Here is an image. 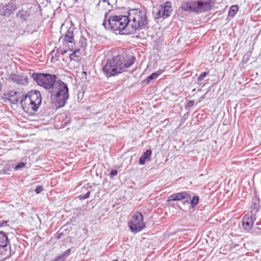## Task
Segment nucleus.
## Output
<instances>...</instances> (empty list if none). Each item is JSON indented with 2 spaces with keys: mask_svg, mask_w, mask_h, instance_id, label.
Returning <instances> with one entry per match:
<instances>
[{
  "mask_svg": "<svg viewBox=\"0 0 261 261\" xmlns=\"http://www.w3.org/2000/svg\"><path fill=\"white\" fill-rule=\"evenodd\" d=\"M135 61V57H132L125 61L120 56L118 55L107 60L103 67V72L107 77L115 76L125 71Z\"/></svg>",
  "mask_w": 261,
  "mask_h": 261,
  "instance_id": "nucleus-1",
  "label": "nucleus"
},
{
  "mask_svg": "<svg viewBox=\"0 0 261 261\" xmlns=\"http://www.w3.org/2000/svg\"><path fill=\"white\" fill-rule=\"evenodd\" d=\"M128 27L132 34H135L138 30L146 29L148 21L146 14L140 9H130L128 12Z\"/></svg>",
  "mask_w": 261,
  "mask_h": 261,
  "instance_id": "nucleus-2",
  "label": "nucleus"
},
{
  "mask_svg": "<svg viewBox=\"0 0 261 261\" xmlns=\"http://www.w3.org/2000/svg\"><path fill=\"white\" fill-rule=\"evenodd\" d=\"M51 89L50 98L52 103L57 108L64 106L69 97L67 84L59 80L54 84Z\"/></svg>",
  "mask_w": 261,
  "mask_h": 261,
  "instance_id": "nucleus-3",
  "label": "nucleus"
},
{
  "mask_svg": "<svg viewBox=\"0 0 261 261\" xmlns=\"http://www.w3.org/2000/svg\"><path fill=\"white\" fill-rule=\"evenodd\" d=\"M42 97L39 91L31 90L28 92L21 99V104L23 110L30 114H34L40 107Z\"/></svg>",
  "mask_w": 261,
  "mask_h": 261,
  "instance_id": "nucleus-4",
  "label": "nucleus"
},
{
  "mask_svg": "<svg viewBox=\"0 0 261 261\" xmlns=\"http://www.w3.org/2000/svg\"><path fill=\"white\" fill-rule=\"evenodd\" d=\"M128 22L126 16H113L109 18L108 26L115 33L118 32L121 35H129L132 33Z\"/></svg>",
  "mask_w": 261,
  "mask_h": 261,
  "instance_id": "nucleus-5",
  "label": "nucleus"
},
{
  "mask_svg": "<svg viewBox=\"0 0 261 261\" xmlns=\"http://www.w3.org/2000/svg\"><path fill=\"white\" fill-rule=\"evenodd\" d=\"M213 7V2L208 0L188 1L182 3L181 8L187 11L200 13L210 10Z\"/></svg>",
  "mask_w": 261,
  "mask_h": 261,
  "instance_id": "nucleus-6",
  "label": "nucleus"
},
{
  "mask_svg": "<svg viewBox=\"0 0 261 261\" xmlns=\"http://www.w3.org/2000/svg\"><path fill=\"white\" fill-rule=\"evenodd\" d=\"M31 77L38 85L46 89H51L57 81L56 75L48 73H34Z\"/></svg>",
  "mask_w": 261,
  "mask_h": 261,
  "instance_id": "nucleus-7",
  "label": "nucleus"
},
{
  "mask_svg": "<svg viewBox=\"0 0 261 261\" xmlns=\"http://www.w3.org/2000/svg\"><path fill=\"white\" fill-rule=\"evenodd\" d=\"M128 224L131 231L134 233L140 232L145 227L143 216L139 212H136L133 215L132 219L128 222Z\"/></svg>",
  "mask_w": 261,
  "mask_h": 261,
  "instance_id": "nucleus-8",
  "label": "nucleus"
},
{
  "mask_svg": "<svg viewBox=\"0 0 261 261\" xmlns=\"http://www.w3.org/2000/svg\"><path fill=\"white\" fill-rule=\"evenodd\" d=\"M10 81L20 85H27L28 84V79L24 75L12 73L9 76Z\"/></svg>",
  "mask_w": 261,
  "mask_h": 261,
  "instance_id": "nucleus-9",
  "label": "nucleus"
},
{
  "mask_svg": "<svg viewBox=\"0 0 261 261\" xmlns=\"http://www.w3.org/2000/svg\"><path fill=\"white\" fill-rule=\"evenodd\" d=\"M172 11L171 4L169 2H166L164 6H161L160 10L158 12L159 17H168Z\"/></svg>",
  "mask_w": 261,
  "mask_h": 261,
  "instance_id": "nucleus-10",
  "label": "nucleus"
},
{
  "mask_svg": "<svg viewBox=\"0 0 261 261\" xmlns=\"http://www.w3.org/2000/svg\"><path fill=\"white\" fill-rule=\"evenodd\" d=\"M191 199L190 195L186 192H181L172 194L168 197V201L184 200L188 202Z\"/></svg>",
  "mask_w": 261,
  "mask_h": 261,
  "instance_id": "nucleus-11",
  "label": "nucleus"
},
{
  "mask_svg": "<svg viewBox=\"0 0 261 261\" xmlns=\"http://www.w3.org/2000/svg\"><path fill=\"white\" fill-rule=\"evenodd\" d=\"M255 219H253L252 213H248L243 218L242 225L246 230L250 229Z\"/></svg>",
  "mask_w": 261,
  "mask_h": 261,
  "instance_id": "nucleus-12",
  "label": "nucleus"
},
{
  "mask_svg": "<svg viewBox=\"0 0 261 261\" xmlns=\"http://www.w3.org/2000/svg\"><path fill=\"white\" fill-rule=\"evenodd\" d=\"M5 99L12 104L16 103L18 101L17 92L14 91H11L5 95Z\"/></svg>",
  "mask_w": 261,
  "mask_h": 261,
  "instance_id": "nucleus-13",
  "label": "nucleus"
},
{
  "mask_svg": "<svg viewBox=\"0 0 261 261\" xmlns=\"http://www.w3.org/2000/svg\"><path fill=\"white\" fill-rule=\"evenodd\" d=\"M151 153L150 149L146 150L139 158V164L143 165L145 164L146 161H149Z\"/></svg>",
  "mask_w": 261,
  "mask_h": 261,
  "instance_id": "nucleus-14",
  "label": "nucleus"
},
{
  "mask_svg": "<svg viewBox=\"0 0 261 261\" xmlns=\"http://www.w3.org/2000/svg\"><path fill=\"white\" fill-rule=\"evenodd\" d=\"M64 40L67 43H74V38L73 30L71 29H69L67 30L64 36Z\"/></svg>",
  "mask_w": 261,
  "mask_h": 261,
  "instance_id": "nucleus-15",
  "label": "nucleus"
},
{
  "mask_svg": "<svg viewBox=\"0 0 261 261\" xmlns=\"http://www.w3.org/2000/svg\"><path fill=\"white\" fill-rule=\"evenodd\" d=\"M8 243V237L6 233L0 231V247H6Z\"/></svg>",
  "mask_w": 261,
  "mask_h": 261,
  "instance_id": "nucleus-16",
  "label": "nucleus"
},
{
  "mask_svg": "<svg viewBox=\"0 0 261 261\" xmlns=\"http://www.w3.org/2000/svg\"><path fill=\"white\" fill-rule=\"evenodd\" d=\"M160 74V73H157V72L152 73L151 74H150L149 76H148L146 79H145L143 81V82L146 84L147 85H148L150 83L153 82L154 80L156 79Z\"/></svg>",
  "mask_w": 261,
  "mask_h": 261,
  "instance_id": "nucleus-17",
  "label": "nucleus"
},
{
  "mask_svg": "<svg viewBox=\"0 0 261 261\" xmlns=\"http://www.w3.org/2000/svg\"><path fill=\"white\" fill-rule=\"evenodd\" d=\"M80 57V49H75L71 54L70 55V60H78Z\"/></svg>",
  "mask_w": 261,
  "mask_h": 261,
  "instance_id": "nucleus-18",
  "label": "nucleus"
},
{
  "mask_svg": "<svg viewBox=\"0 0 261 261\" xmlns=\"http://www.w3.org/2000/svg\"><path fill=\"white\" fill-rule=\"evenodd\" d=\"M70 252V249H69L66 250L63 254L59 255L57 258L56 259V261H64L66 257H67Z\"/></svg>",
  "mask_w": 261,
  "mask_h": 261,
  "instance_id": "nucleus-19",
  "label": "nucleus"
},
{
  "mask_svg": "<svg viewBox=\"0 0 261 261\" xmlns=\"http://www.w3.org/2000/svg\"><path fill=\"white\" fill-rule=\"evenodd\" d=\"M238 10V7L236 5L232 6L228 12V15L230 16H234Z\"/></svg>",
  "mask_w": 261,
  "mask_h": 261,
  "instance_id": "nucleus-20",
  "label": "nucleus"
},
{
  "mask_svg": "<svg viewBox=\"0 0 261 261\" xmlns=\"http://www.w3.org/2000/svg\"><path fill=\"white\" fill-rule=\"evenodd\" d=\"M199 201V197L197 196H195L191 200V204L192 207H195L198 203Z\"/></svg>",
  "mask_w": 261,
  "mask_h": 261,
  "instance_id": "nucleus-21",
  "label": "nucleus"
},
{
  "mask_svg": "<svg viewBox=\"0 0 261 261\" xmlns=\"http://www.w3.org/2000/svg\"><path fill=\"white\" fill-rule=\"evenodd\" d=\"M15 9H16V7L15 6L13 7L12 5L8 4L6 6V11H9V12H6V13L9 14V13H12V12L13 11H14Z\"/></svg>",
  "mask_w": 261,
  "mask_h": 261,
  "instance_id": "nucleus-22",
  "label": "nucleus"
},
{
  "mask_svg": "<svg viewBox=\"0 0 261 261\" xmlns=\"http://www.w3.org/2000/svg\"><path fill=\"white\" fill-rule=\"evenodd\" d=\"M90 194V191H88L85 195H80V199L81 200H84V199H87L88 198H89Z\"/></svg>",
  "mask_w": 261,
  "mask_h": 261,
  "instance_id": "nucleus-23",
  "label": "nucleus"
},
{
  "mask_svg": "<svg viewBox=\"0 0 261 261\" xmlns=\"http://www.w3.org/2000/svg\"><path fill=\"white\" fill-rule=\"evenodd\" d=\"M25 166V164L24 163H19L15 167V170H18L21 168H23Z\"/></svg>",
  "mask_w": 261,
  "mask_h": 261,
  "instance_id": "nucleus-24",
  "label": "nucleus"
},
{
  "mask_svg": "<svg viewBox=\"0 0 261 261\" xmlns=\"http://www.w3.org/2000/svg\"><path fill=\"white\" fill-rule=\"evenodd\" d=\"M207 73L206 72H203L198 77V81H201L204 79L205 76L207 75Z\"/></svg>",
  "mask_w": 261,
  "mask_h": 261,
  "instance_id": "nucleus-25",
  "label": "nucleus"
},
{
  "mask_svg": "<svg viewBox=\"0 0 261 261\" xmlns=\"http://www.w3.org/2000/svg\"><path fill=\"white\" fill-rule=\"evenodd\" d=\"M43 189L42 186H38L36 188L35 191L37 194H39L43 191Z\"/></svg>",
  "mask_w": 261,
  "mask_h": 261,
  "instance_id": "nucleus-26",
  "label": "nucleus"
},
{
  "mask_svg": "<svg viewBox=\"0 0 261 261\" xmlns=\"http://www.w3.org/2000/svg\"><path fill=\"white\" fill-rule=\"evenodd\" d=\"M117 170H112L110 173V176L111 177H113L114 176H116L117 174Z\"/></svg>",
  "mask_w": 261,
  "mask_h": 261,
  "instance_id": "nucleus-27",
  "label": "nucleus"
},
{
  "mask_svg": "<svg viewBox=\"0 0 261 261\" xmlns=\"http://www.w3.org/2000/svg\"><path fill=\"white\" fill-rule=\"evenodd\" d=\"M7 223V221H3L2 222H0V227L6 226Z\"/></svg>",
  "mask_w": 261,
  "mask_h": 261,
  "instance_id": "nucleus-28",
  "label": "nucleus"
},
{
  "mask_svg": "<svg viewBox=\"0 0 261 261\" xmlns=\"http://www.w3.org/2000/svg\"><path fill=\"white\" fill-rule=\"evenodd\" d=\"M62 233L58 232V234H57V236L56 237L57 239H60L61 236H62Z\"/></svg>",
  "mask_w": 261,
  "mask_h": 261,
  "instance_id": "nucleus-29",
  "label": "nucleus"
},
{
  "mask_svg": "<svg viewBox=\"0 0 261 261\" xmlns=\"http://www.w3.org/2000/svg\"><path fill=\"white\" fill-rule=\"evenodd\" d=\"M107 22H106V20H105V21L102 23V25L105 27V28H107Z\"/></svg>",
  "mask_w": 261,
  "mask_h": 261,
  "instance_id": "nucleus-30",
  "label": "nucleus"
},
{
  "mask_svg": "<svg viewBox=\"0 0 261 261\" xmlns=\"http://www.w3.org/2000/svg\"><path fill=\"white\" fill-rule=\"evenodd\" d=\"M21 13H22V12H21V11H19V12L18 13L17 15H18V16H20V15H21V14H21Z\"/></svg>",
  "mask_w": 261,
  "mask_h": 261,
  "instance_id": "nucleus-31",
  "label": "nucleus"
},
{
  "mask_svg": "<svg viewBox=\"0 0 261 261\" xmlns=\"http://www.w3.org/2000/svg\"><path fill=\"white\" fill-rule=\"evenodd\" d=\"M190 103L191 105H193V103H194V101L191 100V101H190Z\"/></svg>",
  "mask_w": 261,
  "mask_h": 261,
  "instance_id": "nucleus-32",
  "label": "nucleus"
},
{
  "mask_svg": "<svg viewBox=\"0 0 261 261\" xmlns=\"http://www.w3.org/2000/svg\"><path fill=\"white\" fill-rule=\"evenodd\" d=\"M66 52H67V50H64V51H63L62 54L64 55L65 53H66Z\"/></svg>",
  "mask_w": 261,
  "mask_h": 261,
  "instance_id": "nucleus-33",
  "label": "nucleus"
}]
</instances>
